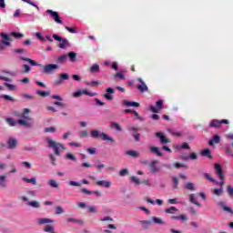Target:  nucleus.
<instances>
[{
    "label": "nucleus",
    "instance_id": "nucleus-25",
    "mask_svg": "<svg viewBox=\"0 0 233 233\" xmlns=\"http://www.w3.org/2000/svg\"><path fill=\"white\" fill-rule=\"evenodd\" d=\"M6 176L5 175H1L0 176V187L1 188H6Z\"/></svg>",
    "mask_w": 233,
    "mask_h": 233
},
{
    "label": "nucleus",
    "instance_id": "nucleus-20",
    "mask_svg": "<svg viewBox=\"0 0 233 233\" xmlns=\"http://www.w3.org/2000/svg\"><path fill=\"white\" fill-rule=\"evenodd\" d=\"M214 143L215 145H219V143H221V137L218 135H215L213 139L208 141L210 147H214Z\"/></svg>",
    "mask_w": 233,
    "mask_h": 233
},
{
    "label": "nucleus",
    "instance_id": "nucleus-24",
    "mask_svg": "<svg viewBox=\"0 0 233 233\" xmlns=\"http://www.w3.org/2000/svg\"><path fill=\"white\" fill-rule=\"evenodd\" d=\"M38 225H46V223H54V220L46 218H37Z\"/></svg>",
    "mask_w": 233,
    "mask_h": 233
},
{
    "label": "nucleus",
    "instance_id": "nucleus-1",
    "mask_svg": "<svg viewBox=\"0 0 233 233\" xmlns=\"http://www.w3.org/2000/svg\"><path fill=\"white\" fill-rule=\"evenodd\" d=\"M0 36L2 37V45H5V46H10L12 45V41L15 39H21L22 37H25V35L17 32H11L10 35L0 33Z\"/></svg>",
    "mask_w": 233,
    "mask_h": 233
},
{
    "label": "nucleus",
    "instance_id": "nucleus-52",
    "mask_svg": "<svg viewBox=\"0 0 233 233\" xmlns=\"http://www.w3.org/2000/svg\"><path fill=\"white\" fill-rule=\"evenodd\" d=\"M65 28H66V30H67V32H70V34H77L76 27L66 26Z\"/></svg>",
    "mask_w": 233,
    "mask_h": 233
},
{
    "label": "nucleus",
    "instance_id": "nucleus-17",
    "mask_svg": "<svg viewBox=\"0 0 233 233\" xmlns=\"http://www.w3.org/2000/svg\"><path fill=\"white\" fill-rule=\"evenodd\" d=\"M7 146H8V148H10L11 150H14V148L17 147V139L14 137H9L7 140Z\"/></svg>",
    "mask_w": 233,
    "mask_h": 233
},
{
    "label": "nucleus",
    "instance_id": "nucleus-27",
    "mask_svg": "<svg viewBox=\"0 0 233 233\" xmlns=\"http://www.w3.org/2000/svg\"><path fill=\"white\" fill-rule=\"evenodd\" d=\"M47 185H49L51 188H59V183H57L55 179H49L47 181Z\"/></svg>",
    "mask_w": 233,
    "mask_h": 233
},
{
    "label": "nucleus",
    "instance_id": "nucleus-57",
    "mask_svg": "<svg viewBox=\"0 0 233 233\" xmlns=\"http://www.w3.org/2000/svg\"><path fill=\"white\" fill-rule=\"evenodd\" d=\"M35 37H37V39H39L40 41H46L45 36H43V35H41V33L39 32L35 33Z\"/></svg>",
    "mask_w": 233,
    "mask_h": 233
},
{
    "label": "nucleus",
    "instance_id": "nucleus-34",
    "mask_svg": "<svg viewBox=\"0 0 233 233\" xmlns=\"http://www.w3.org/2000/svg\"><path fill=\"white\" fill-rule=\"evenodd\" d=\"M27 205L33 208H39V207H41V204H39V202L36 200L30 201L27 203Z\"/></svg>",
    "mask_w": 233,
    "mask_h": 233
},
{
    "label": "nucleus",
    "instance_id": "nucleus-6",
    "mask_svg": "<svg viewBox=\"0 0 233 233\" xmlns=\"http://www.w3.org/2000/svg\"><path fill=\"white\" fill-rule=\"evenodd\" d=\"M221 125H230V122L227 119H222V120L213 119L209 123V127L211 128H219V127H221Z\"/></svg>",
    "mask_w": 233,
    "mask_h": 233
},
{
    "label": "nucleus",
    "instance_id": "nucleus-28",
    "mask_svg": "<svg viewBox=\"0 0 233 233\" xmlns=\"http://www.w3.org/2000/svg\"><path fill=\"white\" fill-rule=\"evenodd\" d=\"M68 57H69V61L71 63H76V57H77V54L76 52H69L67 54Z\"/></svg>",
    "mask_w": 233,
    "mask_h": 233
},
{
    "label": "nucleus",
    "instance_id": "nucleus-3",
    "mask_svg": "<svg viewBox=\"0 0 233 233\" xmlns=\"http://www.w3.org/2000/svg\"><path fill=\"white\" fill-rule=\"evenodd\" d=\"M91 137L94 139H99V137H102L103 141H110V143H116V139H114L112 137H109L105 132L99 133L98 130H91Z\"/></svg>",
    "mask_w": 233,
    "mask_h": 233
},
{
    "label": "nucleus",
    "instance_id": "nucleus-31",
    "mask_svg": "<svg viewBox=\"0 0 233 233\" xmlns=\"http://www.w3.org/2000/svg\"><path fill=\"white\" fill-rule=\"evenodd\" d=\"M68 59V56L66 55H63L57 57L56 59V63H58L59 65H63V63L65 61H66Z\"/></svg>",
    "mask_w": 233,
    "mask_h": 233
},
{
    "label": "nucleus",
    "instance_id": "nucleus-37",
    "mask_svg": "<svg viewBox=\"0 0 233 233\" xmlns=\"http://www.w3.org/2000/svg\"><path fill=\"white\" fill-rule=\"evenodd\" d=\"M166 214H176V212H177V209L176 208V207H170L168 208L165 209Z\"/></svg>",
    "mask_w": 233,
    "mask_h": 233
},
{
    "label": "nucleus",
    "instance_id": "nucleus-22",
    "mask_svg": "<svg viewBox=\"0 0 233 233\" xmlns=\"http://www.w3.org/2000/svg\"><path fill=\"white\" fill-rule=\"evenodd\" d=\"M218 205H219V207H221L223 208V210L225 212H228V214H231L233 216V209H232V208L226 206L225 202H219Z\"/></svg>",
    "mask_w": 233,
    "mask_h": 233
},
{
    "label": "nucleus",
    "instance_id": "nucleus-21",
    "mask_svg": "<svg viewBox=\"0 0 233 233\" xmlns=\"http://www.w3.org/2000/svg\"><path fill=\"white\" fill-rule=\"evenodd\" d=\"M200 154L204 157H208V159H214V157L212 156V153L210 152V149H208V148L202 150Z\"/></svg>",
    "mask_w": 233,
    "mask_h": 233
},
{
    "label": "nucleus",
    "instance_id": "nucleus-38",
    "mask_svg": "<svg viewBox=\"0 0 233 233\" xmlns=\"http://www.w3.org/2000/svg\"><path fill=\"white\" fill-rule=\"evenodd\" d=\"M126 154L127 156H131L132 157H139V153L137 151L129 150V151H127Z\"/></svg>",
    "mask_w": 233,
    "mask_h": 233
},
{
    "label": "nucleus",
    "instance_id": "nucleus-35",
    "mask_svg": "<svg viewBox=\"0 0 233 233\" xmlns=\"http://www.w3.org/2000/svg\"><path fill=\"white\" fill-rule=\"evenodd\" d=\"M171 219H181V221H188L187 215L172 216Z\"/></svg>",
    "mask_w": 233,
    "mask_h": 233
},
{
    "label": "nucleus",
    "instance_id": "nucleus-23",
    "mask_svg": "<svg viewBox=\"0 0 233 233\" xmlns=\"http://www.w3.org/2000/svg\"><path fill=\"white\" fill-rule=\"evenodd\" d=\"M22 181H25V183H31V185H37V178H35V177L31 178L24 177H22Z\"/></svg>",
    "mask_w": 233,
    "mask_h": 233
},
{
    "label": "nucleus",
    "instance_id": "nucleus-46",
    "mask_svg": "<svg viewBox=\"0 0 233 233\" xmlns=\"http://www.w3.org/2000/svg\"><path fill=\"white\" fill-rule=\"evenodd\" d=\"M169 134L175 136L176 137H181V133L176 131L175 129H168Z\"/></svg>",
    "mask_w": 233,
    "mask_h": 233
},
{
    "label": "nucleus",
    "instance_id": "nucleus-9",
    "mask_svg": "<svg viewBox=\"0 0 233 233\" xmlns=\"http://www.w3.org/2000/svg\"><path fill=\"white\" fill-rule=\"evenodd\" d=\"M214 168L218 179L225 181V174H223V168L221 167V165L216 163L214 164Z\"/></svg>",
    "mask_w": 233,
    "mask_h": 233
},
{
    "label": "nucleus",
    "instance_id": "nucleus-14",
    "mask_svg": "<svg viewBox=\"0 0 233 233\" xmlns=\"http://www.w3.org/2000/svg\"><path fill=\"white\" fill-rule=\"evenodd\" d=\"M156 137L159 138L161 145H167V143H170V139L167 138L161 132H157Z\"/></svg>",
    "mask_w": 233,
    "mask_h": 233
},
{
    "label": "nucleus",
    "instance_id": "nucleus-53",
    "mask_svg": "<svg viewBox=\"0 0 233 233\" xmlns=\"http://www.w3.org/2000/svg\"><path fill=\"white\" fill-rule=\"evenodd\" d=\"M83 94H85V92H83V90H78L73 94V96L74 97H81V96H83Z\"/></svg>",
    "mask_w": 233,
    "mask_h": 233
},
{
    "label": "nucleus",
    "instance_id": "nucleus-42",
    "mask_svg": "<svg viewBox=\"0 0 233 233\" xmlns=\"http://www.w3.org/2000/svg\"><path fill=\"white\" fill-rule=\"evenodd\" d=\"M6 123L9 124V127H15V125H17V121L15 122V120H14V118H6L5 119Z\"/></svg>",
    "mask_w": 233,
    "mask_h": 233
},
{
    "label": "nucleus",
    "instance_id": "nucleus-19",
    "mask_svg": "<svg viewBox=\"0 0 233 233\" xmlns=\"http://www.w3.org/2000/svg\"><path fill=\"white\" fill-rule=\"evenodd\" d=\"M19 59H21V61H26L27 63H30V65L32 66H43L42 64H37V62H35V60L31 59V58H27L25 56H20Z\"/></svg>",
    "mask_w": 233,
    "mask_h": 233
},
{
    "label": "nucleus",
    "instance_id": "nucleus-48",
    "mask_svg": "<svg viewBox=\"0 0 233 233\" xmlns=\"http://www.w3.org/2000/svg\"><path fill=\"white\" fill-rule=\"evenodd\" d=\"M66 157V159H71V161H77V157H76L72 153H67Z\"/></svg>",
    "mask_w": 233,
    "mask_h": 233
},
{
    "label": "nucleus",
    "instance_id": "nucleus-64",
    "mask_svg": "<svg viewBox=\"0 0 233 233\" xmlns=\"http://www.w3.org/2000/svg\"><path fill=\"white\" fill-rule=\"evenodd\" d=\"M45 132H56V127H46Z\"/></svg>",
    "mask_w": 233,
    "mask_h": 233
},
{
    "label": "nucleus",
    "instance_id": "nucleus-30",
    "mask_svg": "<svg viewBox=\"0 0 233 233\" xmlns=\"http://www.w3.org/2000/svg\"><path fill=\"white\" fill-rule=\"evenodd\" d=\"M150 172L153 174H156L157 172H159V168L156 167V162H151L149 165Z\"/></svg>",
    "mask_w": 233,
    "mask_h": 233
},
{
    "label": "nucleus",
    "instance_id": "nucleus-4",
    "mask_svg": "<svg viewBox=\"0 0 233 233\" xmlns=\"http://www.w3.org/2000/svg\"><path fill=\"white\" fill-rule=\"evenodd\" d=\"M21 117L22 119L17 120V124L20 125L21 127H26L27 128H32V123H30V121H34V118L25 114H22Z\"/></svg>",
    "mask_w": 233,
    "mask_h": 233
},
{
    "label": "nucleus",
    "instance_id": "nucleus-56",
    "mask_svg": "<svg viewBox=\"0 0 233 233\" xmlns=\"http://www.w3.org/2000/svg\"><path fill=\"white\" fill-rule=\"evenodd\" d=\"M68 185H69L70 187H81V183L76 182V181H69V182H68Z\"/></svg>",
    "mask_w": 233,
    "mask_h": 233
},
{
    "label": "nucleus",
    "instance_id": "nucleus-2",
    "mask_svg": "<svg viewBox=\"0 0 233 233\" xmlns=\"http://www.w3.org/2000/svg\"><path fill=\"white\" fill-rule=\"evenodd\" d=\"M49 148H53L55 156H61V150H65V146L61 143L54 141L52 138H46Z\"/></svg>",
    "mask_w": 233,
    "mask_h": 233
},
{
    "label": "nucleus",
    "instance_id": "nucleus-49",
    "mask_svg": "<svg viewBox=\"0 0 233 233\" xmlns=\"http://www.w3.org/2000/svg\"><path fill=\"white\" fill-rule=\"evenodd\" d=\"M227 192H228L229 198L233 197V187L231 185H228L227 187Z\"/></svg>",
    "mask_w": 233,
    "mask_h": 233
},
{
    "label": "nucleus",
    "instance_id": "nucleus-54",
    "mask_svg": "<svg viewBox=\"0 0 233 233\" xmlns=\"http://www.w3.org/2000/svg\"><path fill=\"white\" fill-rule=\"evenodd\" d=\"M64 212H65V209H63L61 206L56 207V214L59 215V214H63Z\"/></svg>",
    "mask_w": 233,
    "mask_h": 233
},
{
    "label": "nucleus",
    "instance_id": "nucleus-36",
    "mask_svg": "<svg viewBox=\"0 0 233 233\" xmlns=\"http://www.w3.org/2000/svg\"><path fill=\"white\" fill-rule=\"evenodd\" d=\"M111 128H115L116 132H121V130H123V127H121L116 122L111 123Z\"/></svg>",
    "mask_w": 233,
    "mask_h": 233
},
{
    "label": "nucleus",
    "instance_id": "nucleus-13",
    "mask_svg": "<svg viewBox=\"0 0 233 233\" xmlns=\"http://www.w3.org/2000/svg\"><path fill=\"white\" fill-rule=\"evenodd\" d=\"M156 106L157 107H155L154 106H150V110L154 114H157V112H159L158 110H161L163 108V100H157L156 103Z\"/></svg>",
    "mask_w": 233,
    "mask_h": 233
},
{
    "label": "nucleus",
    "instance_id": "nucleus-40",
    "mask_svg": "<svg viewBox=\"0 0 233 233\" xmlns=\"http://www.w3.org/2000/svg\"><path fill=\"white\" fill-rule=\"evenodd\" d=\"M36 94L40 96L41 97H46V96L50 95V91H43V90H36Z\"/></svg>",
    "mask_w": 233,
    "mask_h": 233
},
{
    "label": "nucleus",
    "instance_id": "nucleus-18",
    "mask_svg": "<svg viewBox=\"0 0 233 233\" xmlns=\"http://www.w3.org/2000/svg\"><path fill=\"white\" fill-rule=\"evenodd\" d=\"M96 185H98V187H105V188H110L112 182L107 180H97Z\"/></svg>",
    "mask_w": 233,
    "mask_h": 233
},
{
    "label": "nucleus",
    "instance_id": "nucleus-12",
    "mask_svg": "<svg viewBox=\"0 0 233 233\" xmlns=\"http://www.w3.org/2000/svg\"><path fill=\"white\" fill-rule=\"evenodd\" d=\"M137 81L141 84L137 86V90H139L140 92H148V86H147V84H145L143 79L137 78Z\"/></svg>",
    "mask_w": 233,
    "mask_h": 233
},
{
    "label": "nucleus",
    "instance_id": "nucleus-58",
    "mask_svg": "<svg viewBox=\"0 0 233 233\" xmlns=\"http://www.w3.org/2000/svg\"><path fill=\"white\" fill-rule=\"evenodd\" d=\"M86 150V152H88V154H91L92 156H94V154H96V147L87 148Z\"/></svg>",
    "mask_w": 233,
    "mask_h": 233
},
{
    "label": "nucleus",
    "instance_id": "nucleus-10",
    "mask_svg": "<svg viewBox=\"0 0 233 233\" xmlns=\"http://www.w3.org/2000/svg\"><path fill=\"white\" fill-rule=\"evenodd\" d=\"M203 177H205V178H207L208 179V181H210V183H215V185H219V187H220V188H223V186L225 185V181H220V182H218V181H216V179H214L213 177H212V176H210V174H208V173H204L203 174Z\"/></svg>",
    "mask_w": 233,
    "mask_h": 233
},
{
    "label": "nucleus",
    "instance_id": "nucleus-63",
    "mask_svg": "<svg viewBox=\"0 0 233 233\" xmlns=\"http://www.w3.org/2000/svg\"><path fill=\"white\" fill-rule=\"evenodd\" d=\"M127 174H128V169L124 168L119 171V176L121 177L127 176Z\"/></svg>",
    "mask_w": 233,
    "mask_h": 233
},
{
    "label": "nucleus",
    "instance_id": "nucleus-43",
    "mask_svg": "<svg viewBox=\"0 0 233 233\" xmlns=\"http://www.w3.org/2000/svg\"><path fill=\"white\" fill-rule=\"evenodd\" d=\"M2 99H5V101H12L13 103H15V99L8 95H2Z\"/></svg>",
    "mask_w": 233,
    "mask_h": 233
},
{
    "label": "nucleus",
    "instance_id": "nucleus-33",
    "mask_svg": "<svg viewBox=\"0 0 233 233\" xmlns=\"http://www.w3.org/2000/svg\"><path fill=\"white\" fill-rule=\"evenodd\" d=\"M189 201L193 203V205H196L197 207H201V204L196 201V196H194V194L189 195Z\"/></svg>",
    "mask_w": 233,
    "mask_h": 233
},
{
    "label": "nucleus",
    "instance_id": "nucleus-16",
    "mask_svg": "<svg viewBox=\"0 0 233 233\" xmlns=\"http://www.w3.org/2000/svg\"><path fill=\"white\" fill-rule=\"evenodd\" d=\"M128 130L133 133V137L135 138V141L138 142L139 139H141V135L137 133V128L134 127H129Z\"/></svg>",
    "mask_w": 233,
    "mask_h": 233
},
{
    "label": "nucleus",
    "instance_id": "nucleus-39",
    "mask_svg": "<svg viewBox=\"0 0 233 233\" xmlns=\"http://www.w3.org/2000/svg\"><path fill=\"white\" fill-rule=\"evenodd\" d=\"M87 212L89 214H97V208H96V206H88Z\"/></svg>",
    "mask_w": 233,
    "mask_h": 233
},
{
    "label": "nucleus",
    "instance_id": "nucleus-61",
    "mask_svg": "<svg viewBox=\"0 0 233 233\" xmlns=\"http://www.w3.org/2000/svg\"><path fill=\"white\" fill-rule=\"evenodd\" d=\"M87 85L89 86H96L97 85H101V82H99V81H92V82L87 83Z\"/></svg>",
    "mask_w": 233,
    "mask_h": 233
},
{
    "label": "nucleus",
    "instance_id": "nucleus-60",
    "mask_svg": "<svg viewBox=\"0 0 233 233\" xmlns=\"http://www.w3.org/2000/svg\"><path fill=\"white\" fill-rule=\"evenodd\" d=\"M115 77H119V79H122L123 81H125V75H123V73L118 72L115 75Z\"/></svg>",
    "mask_w": 233,
    "mask_h": 233
},
{
    "label": "nucleus",
    "instance_id": "nucleus-15",
    "mask_svg": "<svg viewBox=\"0 0 233 233\" xmlns=\"http://www.w3.org/2000/svg\"><path fill=\"white\" fill-rule=\"evenodd\" d=\"M106 94L104 95L105 99H107V101H112V99H114V96H112L111 94H115V90L112 87H108L106 89Z\"/></svg>",
    "mask_w": 233,
    "mask_h": 233
},
{
    "label": "nucleus",
    "instance_id": "nucleus-62",
    "mask_svg": "<svg viewBox=\"0 0 233 233\" xmlns=\"http://www.w3.org/2000/svg\"><path fill=\"white\" fill-rule=\"evenodd\" d=\"M188 159H192V160H196L198 159V154L196 153H191L188 157H187Z\"/></svg>",
    "mask_w": 233,
    "mask_h": 233
},
{
    "label": "nucleus",
    "instance_id": "nucleus-32",
    "mask_svg": "<svg viewBox=\"0 0 233 233\" xmlns=\"http://www.w3.org/2000/svg\"><path fill=\"white\" fill-rule=\"evenodd\" d=\"M153 223H155L156 225H166L165 220L157 218V217H153Z\"/></svg>",
    "mask_w": 233,
    "mask_h": 233
},
{
    "label": "nucleus",
    "instance_id": "nucleus-41",
    "mask_svg": "<svg viewBox=\"0 0 233 233\" xmlns=\"http://www.w3.org/2000/svg\"><path fill=\"white\" fill-rule=\"evenodd\" d=\"M90 72H92L93 74L99 73V66L97 64H94L90 67Z\"/></svg>",
    "mask_w": 233,
    "mask_h": 233
},
{
    "label": "nucleus",
    "instance_id": "nucleus-55",
    "mask_svg": "<svg viewBox=\"0 0 233 233\" xmlns=\"http://www.w3.org/2000/svg\"><path fill=\"white\" fill-rule=\"evenodd\" d=\"M185 188H187V190H194V184L189 182L185 186Z\"/></svg>",
    "mask_w": 233,
    "mask_h": 233
},
{
    "label": "nucleus",
    "instance_id": "nucleus-11",
    "mask_svg": "<svg viewBox=\"0 0 233 233\" xmlns=\"http://www.w3.org/2000/svg\"><path fill=\"white\" fill-rule=\"evenodd\" d=\"M70 79V76L68 73H61L59 78L55 80L56 85H63V81H68Z\"/></svg>",
    "mask_w": 233,
    "mask_h": 233
},
{
    "label": "nucleus",
    "instance_id": "nucleus-45",
    "mask_svg": "<svg viewBox=\"0 0 233 233\" xmlns=\"http://www.w3.org/2000/svg\"><path fill=\"white\" fill-rule=\"evenodd\" d=\"M140 223L144 227V228H147L150 227V225H152V221L150 220H141Z\"/></svg>",
    "mask_w": 233,
    "mask_h": 233
},
{
    "label": "nucleus",
    "instance_id": "nucleus-44",
    "mask_svg": "<svg viewBox=\"0 0 233 233\" xmlns=\"http://www.w3.org/2000/svg\"><path fill=\"white\" fill-rule=\"evenodd\" d=\"M172 179H173V188L177 189L179 185V178H177V177H173Z\"/></svg>",
    "mask_w": 233,
    "mask_h": 233
},
{
    "label": "nucleus",
    "instance_id": "nucleus-7",
    "mask_svg": "<svg viewBox=\"0 0 233 233\" xmlns=\"http://www.w3.org/2000/svg\"><path fill=\"white\" fill-rule=\"evenodd\" d=\"M53 37L56 41H59L60 44L58 45L59 48L65 49L68 46V39L63 38L56 34L53 35Z\"/></svg>",
    "mask_w": 233,
    "mask_h": 233
},
{
    "label": "nucleus",
    "instance_id": "nucleus-26",
    "mask_svg": "<svg viewBox=\"0 0 233 233\" xmlns=\"http://www.w3.org/2000/svg\"><path fill=\"white\" fill-rule=\"evenodd\" d=\"M150 150H151L152 154H156V156H157L158 157H162L163 153H161V151H159V147H151Z\"/></svg>",
    "mask_w": 233,
    "mask_h": 233
},
{
    "label": "nucleus",
    "instance_id": "nucleus-50",
    "mask_svg": "<svg viewBox=\"0 0 233 233\" xmlns=\"http://www.w3.org/2000/svg\"><path fill=\"white\" fill-rule=\"evenodd\" d=\"M131 181H133L135 185H141V180L137 177H131Z\"/></svg>",
    "mask_w": 233,
    "mask_h": 233
},
{
    "label": "nucleus",
    "instance_id": "nucleus-29",
    "mask_svg": "<svg viewBox=\"0 0 233 233\" xmlns=\"http://www.w3.org/2000/svg\"><path fill=\"white\" fill-rule=\"evenodd\" d=\"M123 105H125L126 106H140V104L137 102H129L127 100H123Z\"/></svg>",
    "mask_w": 233,
    "mask_h": 233
},
{
    "label": "nucleus",
    "instance_id": "nucleus-5",
    "mask_svg": "<svg viewBox=\"0 0 233 233\" xmlns=\"http://www.w3.org/2000/svg\"><path fill=\"white\" fill-rule=\"evenodd\" d=\"M59 66L56 64H48L43 66L42 72L43 74L50 75L54 74V72H56V70H57Z\"/></svg>",
    "mask_w": 233,
    "mask_h": 233
},
{
    "label": "nucleus",
    "instance_id": "nucleus-59",
    "mask_svg": "<svg viewBox=\"0 0 233 233\" xmlns=\"http://www.w3.org/2000/svg\"><path fill=\"white\" fill-rule=\"evenodd\" d=\"M23 68L25 69V71H24L25 74H29V72H30V70H31L30 66L25 64V65L23 66Z\"/></svg>",
    "mask_w": 233,
    "mask_h": 233
},
{
    "label": "nucleus",
    "instance_id": "nucleus-8",
    "mask_svg": "<svg viewBox=\"0 0 233 233\" xmlns=\"http://www.w3.org/2000/svg\"><path fill=\"white\" fill-rule=\"evenodd\" d=\"M46 14H50L55 23H57L58 25H63V20H61V17H59V13L53 11L52 9H47Z\"/></svg>",
    "mask_w": 233,
    "mask_h": 233
},
{
    "label": "nucleus",
    "instance_id": "nucleus-51",
    "mask_svg": "<svg viewBox=\"0 0 233 233\" xmlns=\"http://www.w3.org/2000/svg\"><path fill=\"white\" fill-rule=\"evenodd\" d=\"M81 193L82 194H86L87 196H92V194H94V191L88 190L86 188H82Z\"/></svg>",
    "mask_w": 233,
    "mask_h": 233
},
{
    "label": "nucleus",
    "instance_id": "nucleus-47",
    "mask_svg": "<svg viewBox=\"0 0 233 233\" xmlns=\"http://www.w3.org/2000/svg\"><path fill=\"white\" fill-rule=\"evenodd\" d=\"M213 194L215 196H221L223 194V187H219V188H215L213 190Z\"/></svg>",
    "mask_w": 233,
    "mask_h": 233
}]
</instances>
